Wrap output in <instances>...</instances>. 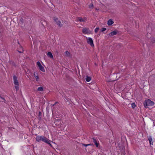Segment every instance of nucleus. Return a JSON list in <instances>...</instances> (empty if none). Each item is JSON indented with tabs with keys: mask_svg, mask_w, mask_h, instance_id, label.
I'll use <instances>...</instances> for the list:
<instances>
[{
	"mask_svg": "<svg viewBox=\"0 0 155 155\" xmlns=\"http://www.w3.org/2000/svg\"><path fill=\"white\" fill-rule=\"evenodd\" d=\"M152 44L154 43L155 42V41L154 39H152L151 41Z\"/></svg>",
	"mask_w": 155,
	"mask_h": 155,
	"instance_id": "30",
	"label": "nucleus"
},
{
	"mask_svg": "<svg viewBox=\"0 0 155 155\" xmlns=\"http://www.w3.org/2000/svg\"><path fill=\"white\" fill-rule=\"evenodd\" d=\"M136 106V105L134 103H132L131 104V107L133 108H134Z\"/></svg>",
	"mask_w": 155,
	"mask_h": 155,
	"instance_id": "20",
	"label": "nucleus"
},
{
	"mask_svg": "<svg viewBox=\"0 0 155 155\" xmlns=\"http://www.w3.org/2000/svg\"><path fill=\"white\" fill-rule=\"evenodd\" d=\"M41 114V112H39V114L38 115V116H40Z\"/></svg>",
	"mask_w": 155,
	"mask_h": 155,
	"instance_id": "31",
	"label": "nucleus"
},
{
	"mask_svg": "<svg viewBox=\"0 0 155 155\" xmlns=\"http://www.w3.org/2000/svg\"><path fill=\"white\" fill-rule=\"evenodd\" d=\"M99 28H96L94 30V31H95V33H96L99 30Z\"/></svg>",
	"mask_w": 155,
	"mask_h": 155,
	"instance_id": "22",
	"label": "nucleus"
},
{
	"mask_svg": "<svg viewBox=\"0 0 155 155\" xmlns=\"http://www.w3.org/2000/svg\"><path fill=\"white\" fill-rule=\"evenodd\" d=\"M82 145L84 146L87 147L88 146L91 145V144H86L82 143Z\"/></svg>",
	"mask_w": 155,
	"mask_h": 155,
	"instance_id": "28",
	"label": "nucleus"
},
{
	"mask_svg": "<svg viewBox=\"0 0 155 155\" xmlns=\"http://www.w3.org/2000/svg\"><path fill=\"white\" fill-rule=\"evenodd\" d=\"M0 98L2 99L3 100V102H5V98H3V97H2V96H0Z\"/></svg>",
	"mask_w": 155,
	"mask_h": 155,
	"instance_id": "27",
	"label": "nucleus"
},
{
	"mask_svg": "<svg viewBox=\"0 0 155 155\" xmlns=\"http://www.w3.org/2000/svg\"><path fill=\"white\" fill-rule=\"evenodd\" d=\"M47 55L51 58H53L52 54L51 52H48L47 54Z\"/></svg>",
	"mask_w": 155,
	"mask_h": 155,
	"instance_id": "13",
	"label": "nucleus"
},
{
	"mask_svg": "<svg viewBox=\"0 0 155 155\" xmlns=\"http://www.w3.org/2000/svg\"><path fill=\"white\" fill-rule=\"evenodd\" d=\"M106 30V28H102L101 29V32L104 31H105Z\"/></svg>",
	"mask_w": 155,
	"mask_h": 155,
	"instance_id": "26",
	"label": "nucleus"
},
{
	"mask_svg": "<svg viewBox=\"0 0 155 155\" xmlns=\"http://www.w3.org/2000/svg\"><path fill=\"white\" fill-rule=\"evenodd\" d=\"M93 142L94 143L96 147H98L99 143L97 142V139L93 137L92 138Z\"/></svg>",
	"mask_w": 155,
	"mask_h": 155,
	"instance_id": "6",
	"label": "nucleus"
},
{
	"mask_svg": "<svg viewBox=\"0 0 155 155\" xmlns=\"http://www.w3.org/2000/svg\"><path fill=\"white\" fill-rule=\"evenodd\" d=\"M117 30L114 31H113L111 32L109 34L110 36H113L117 34Z\"/></svg>",
	"mask_w": 155,
	"mask_h": 155,
	"instance_id": "8",
	"label": "nucleus"
},
{
	"mask_svg": "<svg viewBox=\"0 0 155 155\" xmlns=\"http://www.w3.org/2000/svg\"><path fill=\"white\" fill-rule=\"evenodd\" d=\"M148 139L149 141L150 144V145H153V139L152 138L151 136H149L148 137Z\"/></svg>",
	"mask_w": 155,
	"mask_h": 155,
	"instance_id": "11",
	"label": "nucleus"
},
{
	"mask_svg": "<svg viewBox=\"0 0 155 155\" xmlns=\"http://www.w3.org/2000/svg\"><path fill=\"white\" fill-rule=\"evenodd\" d=\"M62 122H63L60 119H57L55 120L54 124L56 126H59L61 124V123Z\"/></svg>",
	"mask_w": 155,
	"mask_h": 155,
	"instance_id": "5",
	"label": "nucleus"
},
{
	"mask_svg": "<svg viewBox=\"0 0 155 155\" xmlns=\"http://www.w3.org/2000/svg\"><path fill=\"white\" fill-rule=\"evenodd\" d=\"M36 80L37 81H39V77L38 76H37L36 77Z\"/></svg>",
	"mask_w": 155,
	"mask_h": 155,
	"instance_id": "29",
	"label": "nucleus"
},
{
	"mask_svg": "<svg viewBox=\"0 0 155 155\" xmlns=\"http://www.w3.org/2000/svg\"><path fill=\"white\" fill-rule=\"evenodd\" d=\"M26 19L27 20H28L29 21H30L29 18H27Z\"/></svg>",
	"mask_w": 155,
	"mask_h": 155,
	"instance_id": "33",
	"label": "nucleus"
},
{
	"mask_svg": "<svg viewBox=\"0 0 155 155\" xmlns=\"http://www.w3.org/2000/svg\"><path fill=\"white\" fill-rule=\"evenodd\" d=\"M24 20L23 19V18H21V19H20V21L19 22V25H21V26H22V25H23L24 24Z\"/></svg>",
	"mask_w": 155,
	"mask_h": 155,
	"instance_id": "14",
	"label": "nucleus"
},
{
	"mask_svg": "<svg viewBox=\"0 0 155 155\" xmlns=\"http://www.w3.org/2000/svg\"><path fill=\"white\" fill-rule=\"evenodd\" d=\"M21 47H22L21 46L20 47V50H21Z\"/></svg>",
	"mask_w": 155,
	"mask_h": 155,
	"instance_id": "35",
	"label": "nucleus"
},
{
	"mask_svg": "<svg viewBox=\"0 0 155 155\" xmlns=\"http://www.w3.org/2000/svg\"><path fill=\"white\" fill-rule=\"evenodd\" d=\"M87 42L92 47H94L92 39L91 38H88L87 39Z\"/></svg>",
	"mask_w": 155,
	"mask_h": 155,
	"instance_id": "4",
	"label": "nucleus"
},
{
	"mask_svg": "<svg viewBox=\"0 0 155 155\" xmlns=\"http://www.w3.org/2000/svg\"><path fill=\"white\" fill-rule=\"evenodd\" d=\"M41 25H42L44 28H45L47 25V23L46 21H42L41 23Z\"/></svg>",
	"mask_w": 155,
	"mask_h": 155,
	"instance_id": "9",
	"label": "nucleus"
},
{
	"mask_svg": "<svg viewBox=\"0 0 155 155\" xmlns=\"http://www.w3.org/2000/svg\"><path fill=\"white\" fill-rule=\"evenodd\" d=\"M94 7V5L92 3H91L89 5V8H92Z\"/></svg>",
	"mask_w": 155,
	"mask_h": 155,
	"instance_id": "21",
	"label": "nucleus"
},
{
	"mask_svg": "<svg viewBox=\"0 0 155 155\" xmlns=\"http://www.w3.org/2000/svg\"><path fill=\"white\" fill-rule=\"evenodd\" d=\"M89 29L87 28H84L82 30V32L84 34H87L88 33Z\"/></svg>",
	"mask_w": 155,
	"mask_h": 155,
	"instance_id": "10",
	"label": "nucleus"
},
{
	"mask_svg": "<svg viewBox=\"0 0 155 155\" xmlns=\"http://www.w3.org/2000/svg\"><path fill=\"white\" fill-rule=\"evenodd\" d=\"M39 69L42 72H45V70L44 68L41 65L39 67Z\"/></svg>",
	"mask_w": 155,
	"mask_h": 155,
	"instance_id": "16",
	"label": "nucleus"
},
{
	"mask_svg": "<svg viewBox=\"0 0 155 155\" xmlns=\"http://www.w3.org/2000/svg\"><path fill=\"white\" fill-rule=\"evenodd\" d=\"M43 88L42 87H40L37 89V91H43Z\"/></svg>",
	"mask_w": 155,
	"mask_h": 155,
	"instance_id": "17",
	"label": "nucleus"
},
{
	"mask_svg": "<svg viewBox=\"0 0 155 155\" xmlns=\"http://www.w3.org/2000/svg\"><path fill=\"white\" fill-rule=\"evenodd\" d=\"M15 89L16 90H18L19 87H18V85H15Z\"/></svg>",
	"mask_w": 155,
	"mask_h": 155,
	"instance_id": "25",
	"label": "nucleus"
},
{
	"mask_svg": "<svg viewBox=\"0 0 155 155\" xmlns=\"http://www.w3.org/2000/svg\"><path fill=\"white\" fill-rule=\"evenodd\" d=\"M14 83L15 85H19L18 82V81L17 77L14 75L13 76Z\"/></svg>",
	"mask_w": 155,
	"mask_h": 155,
	"instance_id": "7",
	"label": "nucleus"
},
{
	"mask_svg": "<svg viewBox=\"0 0 155 155\" xmlns=\"http://www.w3.org/2000/svg\"><path fill=\"white\" fill-rule=\"evenodd\" d=\"M96 10H97V8H96Z\"/></svg>",
	"mask_w": 155,
	"mask_h": 155,
	"instance_id": "38",
	"label": "nucleus"
},
{
	"mask_svg": "<svg viewBox=\"0 0 155 155\" xmlns=\"http://www.w3.org/2000/svg\"><path fill=\"white\" fill-rule=\"evenodd\" d=\"M36 140L38 142H40L42 141L49 144L51 146H52V145L50 143V140L45 137L36 135Z\"/></svg>",
	"mask_w": 155,
	"mask_h": 155,
	"instance_id": "1",
	"label": "nucleus"
},
{
	"mask_svg": "<svg viewBox=\"0 0 155 155\" xmlns=\"http://www.w3.org/2000/svg\"><path fill=\"white\" fill-rule=\"evenodd\" d=\"M21 50H18V52L20 53H22L23 52V48L22 47H21Z\"/></svg>",
	"mask_w": 155,
	"mask_h": 155,
	"instance_id": "24",
	"label": "nucleus"
},
{
	"mask_svg": "<svg viewBox=\"0 0 155 155\" xmlns=\"http://www.w3.org/2000/svg\"><path fill=\"white\" fill-rule=\"evenodd\" d=\"M58 103L57 102H56L54 104H53L52 105V106H54V105H55L56 104H57Z\"/></svg>",
	"mask_w": 155,
	"mask_h": 155,
	"instance_id": "32",
	"label": "nucleus"
},
{
	"mask_svg": "<svg viewBox=\"0 0 155 155\" xmlns=\"http://www.w3.org/2000/svg\"><path fill=\"white\" fill-rule=\"evenodd\" d=\"M77 19L80 22H84L85 21V20L84 19L82 18L81 17L78 18Z\"/></svg>",
	"mask_w": 155,
	"mask_h": 155,
	"instance_id": "15",
	"label": "nucleus"
},
{
	"mask_svg": "<svg viewBox=\"0 0 155 155\" xmlns=\"http://www.w3.org/2000/svg\"><path fill=\"white\" fill-rule=\"evenodd\" d=\"M65 54L68 57H69L70 56V53L68 52V51H66L65 52Z\"/></svg>",
	"mask_w": 155,
	"mask_h": 155,
	"instance_id": "19",
	"label": "nucleus"
},
{
	"mask_svg": "<svg viewBox=\"0 0 155 155\" xmlns=\"http://www.w3.org/2000/svg\"><path fill=\"white\" fill-rule=\"evenodd\" d=\"M154 103L150 99L145 100L143 102V105L144 107L147 108H150L151 107L154 105Z\"/></svg>",
	"mask_w": 155,
	"mask_h": 155,
	"instance_id": "2",
	"label": "nucleus"
},
{
	"mask_svg": "<svg viewBox=\"0 0 155 155\" xmlns=\"http://www.w3.org/2000/svg\"><path fill=\"white\" fill-rule=\"evenodd\" d=\"M54 20L56 24L59 27H61L63 25L61 23V22L58 20V18L54 17Z\"/></svg>",
	"mask_w": 155,
	"mask_h": 155,
	"instance_id": "3",
	"label": "nucleus"
},
{
	"mask_svg": "<svg viewBox=\"0 0 155 155\" xmlns=\"http://www.w3.org/2000/svg\"><path fill=\"white\" fill-rule=\"evenodd\" d=\"M34 76L35 77H36V75H35V74H34Z\"/></svg>",
	"mask_w": 155,
	"mask_h": 155,
	"instance_id": "34",
	"label": "nucleus"
},
{
	"mask_svg": "<svg viewBox=\"0 0 155 155\" xmlns=\"http://www.w3.org/2000/svg\"><path fill=\"white\" fill-rule=\"evenodd\" d=\"M37 64L38 67L41 66V64L40 62L38 61L37 62Z\"/></svg>",
	"mask_w": 155,
	"mask_h": 155,
	"instance_id": "23",
	"label": "nucleus"
},
{
	"mask_svg": "<svg viewBox=\"0 0 155 155\" xmlns=\"http://www.w3.org/2000/svg\"><path fill=\"white\" fill-rule=\"evenodd\" d=\"M18 44H19V42L18 41Z\"/></svg>",
	"mask_w": 155,
	"mask_h": 155,
	"instance_id": "37",
	"label": "nucleus"
},
{
	"mask_svg": "<svg viewBox=\"0 0 155 155\" xmlns=\"http://www.w3.org/2000/svg\"><path fill=\"white\" fill-rule=\"evenodd\" d=\"M27 21V20H25V22H26V21Z\"/></svg>",
	"mask_w": 155,
	"mask_h": 155,
	"instance_id": "36",
	"label": "nucleus"
},
{
	"mask_svg": "<svg viewBox=\"0 0 155 155\" xmlns=\"http://www.w3.org/2000/svg\"><path fill=\"white\" fill-rule=\"evenodd\" d=\"M114 23V22L111 19H109L107 25H111Z\"/></svg>",
	"mask_w": 155,
	"mask_h": 155,
	"instance_id": "12",
	"label": "nucleus"
},
{
	"mask_svg": "<svg viewBox=\"0 0 155 155\" xmlns=\"http://www.w3.org/2000/svg\"><path fill=\"white\" fill-rule=\"evenodd\" d=\"M91 79V78L90 77L87 76L86 78V80L87 82H88L90 81Z\"/></svg>",
	"mask_w": 155,
	"mask_h": 155,
	"instance_id": "18",
	"label": "nucleus"
}]
</instances>
